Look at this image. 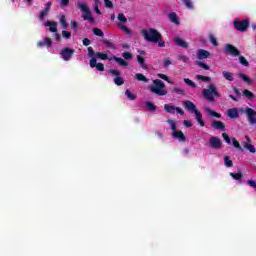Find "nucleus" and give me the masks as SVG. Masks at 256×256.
I'll return each mask as SVG.
<instances>
[{
    "label": "nucleus",
    "mask_w": 256,
    "mask_h": 256,
    "mask_svg": "<svg viewBox=\"0 0 256 256\" xmlns=\"http://www.w3.org/2000/svg\"><path fill=\"white\" fill-rule=\"evenodd\" d=\"M93 33L94 35H96V37H103L105 34L102 32L101 29L99 28H94L93 29Z\"/></svg>",
    "instance_id": "nucleus-45"
},
{
    "label": "nucleus",
    "mask_w": 256,
    "mask_h": 256,
    "mask_svg": "<svg viewBox=\"0 0 256 256\" xmlns=\"http://www.w3.org/2000/svg\"><path fill=\"white\" fill-rule=\"evenodd\" d=\"M225 53H229V55H232L233 57H239L241 55V52L239 49H237L232 44H226L224 47Z\"/></svg>",
    "instance_id": "nucleus-11"
},
{
    "label": "nucleus",
    "mask_w": 256,
    "mask_h": 256,
    "mask_svg": "<svg viewBox=\"0 0 256 256\" xmlns=\"http://www.w3.org/2000/svg\"><path fill=\"white\" fill-rule=\"evenodd\" d=\"M248 185L253 187V189L256 190V182H255V180H248Z\"/></svg>",
    "instance_id": "nucleus-62"
},
{
    "label": "nucleus",
    "mask_w": 256,
    "mask_h": 256,
    "mask_svg": "<svg viewBox=\"0 0 256 256\" xmlns=\"http://www.w3.org/2000/svg\"><path fill=\"white\" fill-rule=\"evenodd\" d=\"M168 123L170 124L172 131H177V124L175 123V120H168Z\"/></svg>",
    "instance_id": "nucleus-52"
},
{
    "label": "nucleus",
    "mask_w": 256,
    "mask_h": 256,
    "mask_svg": "<svg viewBox=\"0 0 256 256\" xmlns=\"http://www.w3.org/2000/svg\"><path fill=\"white\" fill-rule=\"evenodd\" d=\"M136 60L139 63L141 69H144V70L149 69V66L147 64H145V58H143V56L137 55Z\"/></svg>",
    "instance_id": "nucleus-23"
},
{
    "label": "nucleus",
    "mask_w": 256,
    "mask_h": 256,
    "mask_svg": "<svg viewBox=\"0 0 256 256\" xmlns=\"http://www.w3.org/2000/svg\"><path fill=\"white\" fill-rule=\"evenodd\" d=\"M234 29L240 33H245L249 29V18L234 21Z\"/></svg>",
    "instance_id": "nucleus-5"
},
{
    "label": "nucleus",
    "mask_w": 256,
    "mask_h": 256,
    "mask_svg": "<svg viewBox=\"0 0 256 256\" xmlns=\"http://www.w3.org/2000/svg\"><path fill=\"white\" fill-rule=\"evenodd\" d=\"M209 39H210V42L212 43V45H214V47H217L219 45V42H217V38H215V36L210 35Z\"/></svg>",
    "instance_id": "nucleus-47"
},
{
    "label": "nucleus",
    "mask_w": 256,
    "mask_h": 256,
    "mask_svg": "<svg viewBox=\"0 0 256 256\" xmlns=\"http://www.w3.org/2000/svg\"><path fill=\"white\" fill-rule=\"evenodd\" d=\"M228 117L230 119H238V117H239V110L237 108H230L228 110Z\"/></svg>",
    "instance_id": "nucleus-22"
},
{
    "label": "nucleus",
    "mask_w": 256,
    "mask_h": 256,
    "mask_svg": "<svg viewBox=\"0 0 256 256\" xmlns=\"http://www.w3.org/2000/svg\"><path fill=\"white\" fill-rule=\"evenodd\" d=\"M159 79H163L164 81H167V83H171V80L169 79V76L165 74H158Z\"/></svg>",
    "instance_id": "nucleus-53"
},
{
    "label": "nucleus",
    "mask_w": 256,
    "mask_h": 256,
    "mask_svg": "<svg viewBox=\"0 0 256 256\" xmlns=\"http://www.w3.org/2000/svg\"><path fill=\"white\" fill-rule=\"evenodd\" d=\"M196 55L199 61H203V59H209V57H211V52L205 49H198V51L196 52Z\"/></svg>",
    "instance_id": "nucleus-14"
},
{
    "label": "nucleus",
    "mask_w": 256,
    "mask_h": 256,
    "mask_svg": "<svg viewBox=\"0 0 256 256\" xmlns=\"http://www.w3.org/2000/svg\"><path fill=\"white\" fill-rule=\"evenodd\" d=\"M78 9L80 11H83L84 15H82L84 21H95V18L91 16V10H89V7H87V4H81L78 3Z\"/></svg>",
    "instance_id": "nucleus-7"
},
{
    "label": "nucleus",
    "mask_w": 256,
    "mask_h": 256,
    "mask_svg": "<svg viewBox=\"0 0 256 256\" xmlns=\"http://www.w3.org/2000/svg\"><path fill=\"white\" fill-rule=\"evenodd\" d=\"M232 143L235 149H238V151H243V148L241 147V144L239 143V141H237V139L232 138Z\"/></svg>",
    "instance_id": "nucleus-42"
},
{
    "label": "nucleus",
    "mask_w": 256,
    "mask_h": 256,
    "mask_svg": "<svg viewBox=\"0 0 256 256\" xmlns=\"http://www.w3.org/2000/svg\"><path fill=\"white\" fill-rule=\"evenodd\" d=\"M153 83L154 85L150 86L151 93L159 95L160 97L167 95V90H165V83L162 80L155 79L153 80Z\"/></svg>",
    "instance_id": "nucleus-4"
},
{
    "label": "nucleus",
    "mask_w": 256,
    "mask_h": 256,
    "mask_svg": "<svg viewBox=\"0 0 256 256\" xmlns=\"http://www.w3.org/2000/svg\"><path fill=\"white\" fill-rule=\"evenodd\" d=\"M202 94L204 99H206V101H210V103H213L215 101V97H221V94H219V92L217 91V87L214 83H210L208 85V89H204L202 91Z\"/></svg>",
    "instance_id": "nucleus-3"
},
{
    "label": "nucleus",
    "mask_w": 256,
    "mask_h": 256,
    "mask_svg": "<svg viewBox=\"0 0 256 256\" xmlns=\"http://www.w3.org/2000/svg\"><path fill=\"white\" fill-rule=\"evenodd\" d=\"M182 3L187 7L189 10L193 9V1L192 0H182Z\"/></svg>",
    "instance_id": "nucleus-41"
},
{
    "label": "nucleus",
    "mask_w": 256,
    "mask_h": 256,
    "mask_svg": "<svg viewBox=\"0 0 256 256\" xmlns=\"http://www.w3.org/2000/svg\"><path fill=\"white\" fill-rule=\"evenodd\" d=\"M175 111H177L179 115H185V112L180 107H176Z\"/></svg>",
    "instance_id": "nucleus-63"
},
{
    "label": "nucleus",
    "mask_w": 256,
    "mask_h": 256,
    "mask_svg": "<svg viewBox=\"0 0 256 256\" xmlns=\"http://www.w3.org/2000/svg\"><path fill=\"white\" fill-rule=\"evenodd\" d=\"M102 43L108 47V49H115V44L109 40H103Z\"/></svg>",
    "instance_id": "nucleus-44"
},
{
    "label": "nucleus",
    "mask_w": 256,
    "mask_h": 256,
    "mask_svg": "<svg viewBox=\"0 0 256 256\" xmlns=\"http://www.w3.org/2000/svg\"><path fill=\"white\" fill-rule=\"evenodd\" d=\"M145 41L147 43H157L158 47H165V41H163V35L155 28L141 30Z\"/></svg>",
    "instance_id": "nucleus-1"
},
{
    "label": "nucleus",
    "mask_w": 256,
    "mask_h": 256,
    "mask_svg": "<svg viewBox=\"0 0 256 256\" xmlns=\"http://www.w3.org/2000/svg\"><path fill=\"white\" fill-rule=\"evenodd\" d=\"M91 69H97V71H105V65L103 63H97V58L92 57L90 59Z\"/></svg>",
    "instance_id": "nucleus-12"
},
{
    "label": "nucleus",
    "mask_w": 256,
    "mask_h": 256,
    "mask_svg": "<svg viewBox=\"0 0 256 256\" xmlns=\"http://www.w3.org/2000/svg\"><path fill=\"white\" fill-rule=\"evenodd\" d=\"M135 79H137L138 81H143L144 83H149V78L145 77V75L141 73H137L135 75Z\"/></svg>",
    "instance_id": "nucleus-31"
},
{
    "label": "nucleus",
    "mask_w": 256,
    "mask_h": 256,
    "mask_svg": "<svg viewBox=\"0 0 256 256\" xmlns=\"http://www.w3.org/2000/svg\"><path fill=\"white\" fill-rule=\"evenodd\" d=\"M70 0H61L60 7H67L69 5Z\"/></svg>",
    "instance_id": "nucleus-61"
},
{
    "label": "nucleus",
    "mask_w": 256,
    "mask_h": 256,
    "mask_svg": "<svg viewBox=\"0 0 256 256\" xmlns=\"http://www.w3.org/2000/svg\"><path fill=\"white\" fill-rule=\"evenodd\" d=\"M206 113L208 115H211V117H216V119H221V114L215 112L214 110H211L210 108H205Z\"/></svg>",
    "instance_id": "nucleus-28"
},
{
    "label": "nucleus",
    "mask_w": 256,
    "mask_h": 256,
    "mask_svg": "<svg viewBox=\"0 0 256 256\" xmlns=\"http://www.w3.org/2000/svg\"><path fill=\"white\" fill-rule=\"evenodd\" d=\"M238 77H240V79L243 80L244 83H247L248 85H251V83H253V80H251V78H249V76H247L246 74L240 73L238 74Z\"/></svg>",
    "instance_id": "nucleus-25"
},
{
    "label": "nucleus",
    "mask_w": 256,
    "mask_h": 256,
    "mask_svg": "<svg viewBox=\"0 0 256 256\" xmlns=\"http://www.w3.org/2000/svg\"><path fill=\"white\" fill-rule=\"evenodd\" d=\"M169 19L171 23H175V25H179V17H177V14L175 12H172L169 14Z\"/></svg>",
    "instance_id": "nucleus-27"
},
{
    "label": "nucleus",
    "mask_w": 256,
    "mask_h": 256,
    "mask_svg": "<svg viewBox=\"0 0 256 256\" xmlns=\"http://www.w3.org/2000/svg\"><path fill=\"white\" fill-rule=\"evenodd\" d=\"M196 79H198V81H203V83H209V81H211V77L203 75H197Z\"/></svg>",
    "instance_id": "nucleus-37"
},
{
    "label": "nucleus",
    "mask_w": 256,
    "mask_h": 256,
    "mask_svg": "<svg viewBox=\"0 0 256 256\" xmlns=\"http://www.w3.org/2000/svg\"><path fill=\"white\" fill-rule=\"evenodd\" d=\"M183 105L186 111H191L192 113H194V115L196 116V121L199 123V125L201 127H205V122H203V114H201V111L197 109V106H195V104L190 100L184 101Z\"/></svg>",
    "instance_id": "nucleus-2"
},
{
    "label": "nucleus",
    "mask_w": 256,
    "mask_h": 256,
    "mask_svg": "<svg viewBox=\"0 0 256 256\" xmlns=\"http://www.w3.org/2000/svg\"><path fill=\"white\" fill-rule=\"evenodd\" d=\"M109 61H116V63H118V65H120V67H127L129 65V63L125 60H123V58H119L117 56H111L109 58Z\"/></svg>",
    "instance_id": "nucleus-20"
},
{
    "label": "nucleus",
    "mask_w": 256,
    "mask_h": 256,
    "mask_svg": "<svg viewBox=\"0 0 256 256\" xmlns=\"http://www.w3.org/2000/svg\"><path fill=\"white\" fill-rule=\"evenodd\" d=\"M175 106H171L169 104H165L164 105V111H166V113H170V114H174L175 113Z\"/></svg>",
    "instance_id": "nucleus-33"
},
{
    "label": "nucleus",
    "mask_w": 256,
    "mask_h": 256,
    "mask_svg": "<svg viewBox=\"0 0 256 256\" xmlns=\"http://www.w3.org/2000/svg\"><path fill=\"white\" fill-rule=\"evenodd\" d=\"M222 76L224 77V79H226V81H233L234 79V74L229 71H223Z\"/></svg>",
    "instance_id": "nucleus-26"
},
{
    "label": "nucleus",
    "mask_w": 256,
    "mask_h": 256,
    "mask_svg": "<svg viewBox=\"0 0 256 256\" xmlns=\"http://www.w3.org/2000/svg\"><path fill=\"white\" fill-rule=\"evenodd\" d=\"M82 43L84 47H89V45H91V40H89V38H84Z\"/></svg>",
    "instance_id": "nucleus-60"
},
{
    "label": "nucleus",
    "mask_w": 256,
    "mask_h": 256,
    "mask_svg": "<svg viewBox=\"0 0 256 256\" xmlns=\"http://www.w3.org/2000/svg\"><path fill=\"white\" fill-rule=\"evenodd\" d=\"M109 61H116V63H118V65H120V67H127L129 65V63L125 60H123V58H119L117 56H111L109 58Z\"/></svg>",
    "instance_id": "nucleus-21"
},
{
    "label": "nucleus",
    "mask_w": 256,
    "mask_h": 256,
    "mask_svg": "<svg viewBox=\"0 0 256 256\" xmlns=\"http://www.w3.org/2000/svg\"><path fill=\"white\" fill-rule=\"evenodd\" d=\"M195 64H196L198 67H201V69H204V71H209V69H211V66H209V65H207V64H205V63H203V62H201V61H199V60H197V61L195 62Z\"/></svg>",
    "instance_id": "nucleus-32"
},
{
    "label": "nucleus",
    "mask_w": 256,
    "mask_h": 256,
    "mask_svg": "<svg viewBox=\"0 0 256 256\" xmlns=\"http://www.w3.org/2000/svg\"><path fill=\"white\" fill-rule=\"evenodd\" d=\"M184 83H186V85H188L189 87H192L193 89L197 87V84H195V82H193V80L189 78H184Z\"/></svg>",
    "instance_id": "nucleus-39"
},
{
    "label": "nucleus",
    "mask_w": 256,
    "mask_h": 256,
    "mask_svg": "<svg viewBox=\"0 0 256 256\" xmlns=\"http://www.w3.org/2000/svg\"><path fill=\"white\" fill-rule=\"evenodd\" d=\"M104 5L108 9H113V2H111V0H104Z\"/></svg>",
    "instance_id": "nucleus-55"
},
{
    "label": "nucleus",
    "mask_w": 256,
    "mask_h": 256,
    "mask_svg": "<svg viewBox=\"0 0 256 256\" xmlns=\"http://www.w3.org/2000/svg\"><path fill=\"white\" fill-rule=\"evenodd\" d=\"M230 177L233 178L235 181H241L243 179V173H230Z\"/></svg>",
    "instance_id": "nucleus-29"
},
{
    "label": "nucleus",
    "mask_w": 256,
    "mask_h": 256,
    "mask_svg": "<svg viewBox=\"0 0 256 256\" xmlns=\"http://www.w3.org/2000/svg\"><path fill=\"white\" fill-rule=\"evenodd\" d=\"M120 29H122V31H125V33H131V30H129L128 28H127V26H120Z\"/></svg>",
    "instance_id": "nucleus-64"
},
{
    "label": "nucleus",
    "mask_w": 256,
    "mask_h": 256,
    "mask_svg": "<svg viewBox=\"0 0 256 256\" xmlns=\"http://www.w3.org/2000/svg\"><path fill=\"white\" fill-rule=\"evenodd\" d=\"M60 55L63 61H71L73 55H75V49H71L69 47L62 48Z\"/></svg>",
    "instance_id": "nucleus-9"
},
{
    "label": "nucleus",
    "mask_w": 256,
    "mask_h": 256,
    "mask_svg": "<svg viewBox=\"0 0 256 256\" xmlns=\"http://www.w3.org/2000/svg\"><path fill=\"white\" fill-rule=\"evenodd\" d=\"M62 37H63L64 39H70V38H71V32H68V31L63 30V31H62Z\"/></svg>",
    "instance_id": "nucleus-58"
},
{
    "label": "nucleus",
    "mask_w": 256,
    "mask_h": 256,
    "mask_svg": "<svg viewBox=\"0 0 256 256\" xmlns=\"http://www.w3.org/2000/svg\"><path fill=\"white\" fill-rule=\"evenodd\" d=\"M174 43L178 47H181L182 49H188L189 48V43H187V41L181 39L180 37L175 38Z\"/></svg>",
    "instance_id": "nucleus-19"
},
{
    "label": "nucleus",
    "mask_w": 256,
    "mask_h": 256,
    "mask_svg": "<svg viewBox=\"0 0 256 256\" xmlns=\"http://www.w3.org/2000/svg\"><path fill=\"white\" fill-rule=\"evenodd\" d=\"M170 65H172L171 59L165 58V59L163 60V67H164L165 69H167V67H169Z\"/></svg>",
    "instance_id": "nucleus-49"
},
{
    "label": "nucleus",
    "mask_w": 256,
    "mask_h": 256,
    "mask_svg": "<svg viewBox=\"0 0 256 256\" xmlns=\"http://www.w3.org/2000/svg\"><path fill=\"white\" fill-rule=\"evenodd\" d=\"M94 11H96L97 15H101V10H99V0H95Z\"/></svg>",
    "instance_id": "nucleus-57"
},
{
    "label": "nucleus",
    "mask_w": 256,
    "mask_h": 256,
    "mask_svg": "<svg viewBox=\"0 0 256 256\" xmlns=\"http://www.w3.org/2000/svg\"><path fill=\"white\" fill-rule=\"evenodd\" d=\"M224 165L225 167H233V160H231V158L229 156H225L224 157Z\"/></svg>",
    "instance_id": "nucleus-36"
},
{
    "label": "nucleus",
    "mask_w": 256,
    "mask_h": 256,
    "mask_svg": "<svg viewBox=\"0 0 256 256\" xmlns=\"http://www.w3.org/2000/svg\"><path fill=\"white\" fill-rule=\"evenodd\" d=\"M239 63L244 67H249V61L244 56H239Z\"/></svg>",
    "instance_id": "nucleus-40"
},
{
    "label": "nucleus",
    "mask_w": 256,
    "mask_h": 256,
    "mask_svg": "<svg viewBox=\"0 0 256 256\" xmlns=\"http://www.w3.org/2000/svg\"><path fill=\"white\" fill-rule=\"evenodd\" d=\"M108 75H113L114 78V83L115 85H118V87H121V85H125V79L121 77V71L119 70H109Z\"/></svg>",
    "instance_id": "nucleus-8"
},
{
    "label": "nucleus",
    "mask_w": 256,
    "mask_h": 256,
    "mask_svg": "<svg viewBox=\"0 0 256 256\" xmlns=\"http://www.w3.org/2000/svg\"><path fill=\"white\" fill-rule=\"evenodd\" d=\"M53 45V40L51 38L46 37L43 41H39L37 43V47L43 48V47H51Z\"/></svg>",
    "instance_id": "nucleus-18"
},
{
    "label": "nucleus",
    "mask_w": 256,
    "mask_h": 256,
    "mask_svg": "<svg viewBox=\"0 0 256 256\" xmlns=\"http://www.w3.org/2000/svg\"><path fill=\"white\" fill-rule=\"evenodd\" d=\"M125 95H126L127 99H129V101H135V99H137V95L131 93V90H129V89L125 91Z\"/></svg>",
    "instance_id": "nucleus-30"
},
{
    "label": "nucleus",
    "mask_w": 256,
    "mask_h": 256,
    "mask_svg": "<svg viewBox=\"0 0 256 256\" xmlns=\"http://www.w3.org/2000/svg\"><path fill=\"white\" fill-rule=\"evenodd\" d=\"M60 24L62 25V29H67V27H69V24L67 23L65 15H62L60 17Z\"/></svg>",
    "instance_id": "nucleus-38"
},
{
    "label": "nucleus",
    "mask_w": 256,
    "mask_h": 256,
    "mask_svg": "<svg viewBox=\"0 0 256 256\" xmlns=\"http://www.w3.org/2000/svg\"><path fill=\"white\" fill-rule=\"evenodd\" d=\"M49 12L47 11V10H42L41 12H40V14H39V19H41V20H43V19H45V17H47V14H48Z\"/></svg>",
    "instance_id": "nucleus-56"
},
{
    "label": "nucleus",
    "mask_w": 256,
    "mask_h": 256,
    "mask_svg": "<svg viewBox=\"0 0 256 256\" xmlns=\"http://www.w3.org/2000/svg\"><path fill=\"white\" fill-rule=\"evenodd\" d=\"M178 61H183V63H187L189 61V57L185 55H178L177 56Z\"/></svg>",
    "instance_id": "nucleus-50"
},
{
    "label": "nucleus",
    "mask_w": 256,
    "mask_h": 256,
    "mask_svg": "<svg viewBox=\"0 0 256 256\" xmlns=\"http://www.w3.org/2000/svg\"><path fill=\"white\" fill-rule=\"evenodd\" d=\"M118 21H120L121 23H127V17H125V14H118Z\"/></svg>",
    "instance_id": "nucleus-48"
},
{
    "label": "nucleus",
    "mask_w": 256,
    "mask_h": 256,
    "mask_svg": "<svg viewBox=\"0 0 256 256\" xmlns=\"http://www.w3.org/2000/svg\"><path fill=\"white\" fill-rule=\"evenodd\" d=\"M173 93H177L178 95H185V91L179 87L173 88Z\"/></svg>",
    "instance_id": "nucleus-51"
},
{
    "label": "nucleus",
    "mask_w": 256,
    "mask_h": 256,
    "mask_svg": "<svg viewBox=\"0 0 256 256\" xmlns=\"http://www.w3.org/2000/svg\"><path fill=\"white\" fill-rule=\"evenodd\" d=\"M51 5H53V2H47L45 4L44 11H47L49 13V11H51Z\"/></svg>",
    "instance_id": "nucleus-59"
},
{
    "label": "nucleus",
    "mask_w": 256,
    "mask_h": 256,
    "mask_svg": "<svg viewBox=\"0 0 256 256\" xmlns=\"http://www.w3.org/2000/svg\"><path fill=\"white\" fill-rule=\"evenodd\" d=\"M172 137L178 139V141H181L182 143L187 141V137L183 134V131H172Z\"/></svg>",
    "instance_id": "nucleus-16"
},
{
    "label": "nucleus",
    "mask_w": 256,
    "mask_h": 256,
    "mask_svg": "<svg viewBox=\"0 0 256 256\" xmlns=\"http://www.w3.org/2000/svg\"><path fill=\"white\" fill-rule=\"evenodd\" d=\"M46 27H50L49 30L51 31V33H57V23L56 22H50L47 21L45 23Z\"/></svg>",
    "instance_id": "nucleus-24"
},
{
    "label": "nucleus",
    "mask_w": 256,
    "mask_h": 256,
    "mask_svg": "<svg viewBox=\"0 0 256 256\" xmlns=\"http://www.w3.org/2000/svg\"><path fill=\"white\" fill-rule=\"evenodd\" d=\"M222 139L228 144L231 145V138L229 137V134L227 133H222Z\"/></svg>",
    "instance_id": "nucleus-46"
},
{
    "label": "nucleus",
    "mask_w": 256,
    "mask_h": 256,
    "mask_svg": "<svg viewBox=\"0 0 256 256\" xmlns=\"http://www.w3.org/2000/svg\"><path fill=\"white\" fill-rule=\"evenodd\" d=\"M245 113L249 125H256V111L253 108L247 107Z\"/></svg>",
    "instance_id": "nucleus-10"
},
{
    "label": "nucleus",
    "mask_w": 256,
    "mask_h": 256,
    "mask_svg": "<svg viewBox=\"0 0 256 256\" xmlns=\"http://www.w3.org/2000/svg\"><path fill=\"white\" fill-rule=\"evenodd\" d=\"M88 57L93 59V57H95V59H101L102 61H109V59H111V57H109L107 54L105 53H101V52H95V50H93V47H88Z\"/></svg>",
    "instance_id": "nucleus-6"
},
{
    "label": "nucleus",
    "mask_w": 256,
    "mask_h": 256,
    "mask_svg": "<svg viewBox=\"0 0 256 256\" xmlns=\"http://www.w3.org/2000/svg\"><path fill=\"white\" fill-rule=\"evenodd\" d=\"M70 26L71 29H73L74 31H77V29H79V24L77 23V21H71Z\"/></svg>",
    "instance_id": "nucleus-54"
},
{
    "label": "nucleus",
    "mask_w": 256,
    "mask_h": 256,
    "mask_svg": "<svg viewBox=\"0 0 256 256\" xmlns=\"http://www.w3.org/2000/svg\"><path fill=\"white\" fill-rule=\"evenodd\" d=\"M145 105L148 111H157V106L153 102L148 101L145 103Z\"/></svg>",
    "instance_id": "nucleus-35"
},
{
    "label": "nucleus",
    "mask_w": 256,
    "mask_h": 256,
    "mask_svg": "<svg viewBox=\"0 0 256 256\" xmlns=\"http://www.w3.org/2000/svg\"><path fill=\"white\" fill-rule=\"evenodd\" d=\"M250 143H251V138H249V136H246V141L243 143V147L250 153L255 154L256 153L255 146Z\"/></svg>",
    "instance_id": "nucleus-15"
},
{
    "label": "nucleus",
    "mask_w": 256,
    "mask_h": 256,
    "mask_svg": "<svg viewBox=\"0 0 256 256\" xmlns=\"http://www.w3.org/2000/svg\"><path fill=\"white\" fill-rule=\"evenodd\" d=\"M211 127L214 129V131H225V123L222 121H213L211 123Z\"/></svg>",
    "instance_id": "nucleus-17"
},
{
    "label": "nucleus",
    "mask_w": 256,
    "mask_h": 256,
    "mask_svg": "<svg viewBox=\"0 0 256 256\" xmlns=\"http://www.w3.org/2000/svg\"><path fill=\"white\" fill-rule=\"evenodd\" d=\"M210 147H212V149H221L223 142H221L220 138L213 136L210 138Z\"/></svg>",
    "instance_id": "nucleus-13"
},
{
    "label": "nucleus",
    "mask_w": 256,
    "mask_h": 256,
    "mask_svg": "<svg viewBox=\"0 0 256 256\" xmlns=\"http://www.w3.org/2000/svg\"><path fill=\"white\" fill-rule=\"evenodd\" d=\"M242 93L246 99H255V94H253V92L249 91L248 89H245Z\"/></svg>",
    "instance_id": "nucleus-34"
},
{
    "label": "nucleus",
    "mask_w": 256,
    "mask_h": 256,
    "mask_svg": "<svg viewBox=\"0 0 256 256\" xmlns=\"http://www.w3.org/2000/svg\"><path fill=\"white\" fill-rule=\"evenodd\" d=\"M122 57L126 61H129V60L133 59V54L131 52H124V53H122Z\"/></svg>",
    "instance_id": "nucleus-43"
}]
</instances>
